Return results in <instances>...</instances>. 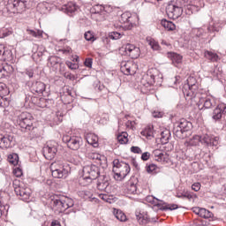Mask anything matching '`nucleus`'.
I'll use <instances>...</instances> for the list:
<instances>
[{
	"instance_id": "obj_1",
	"label": "nucleus",
	"mask_w": 226,
	"mask_h": 226,
	"mask_svg": "<svg viewBox=\"0 0 226 226\" xmlns=\"http://www.w3.org/2000/svg\"><path fill=\"white\" fill-rule=\"evenodd\" d=\"M192 0H172L166 7V13L170 19H177L183 15V6L190 4Z\"/></svg>"
},
{
	"instance_id": "obj_2",
	"label": "nucleus",
	"mask_w": 226,
	"mask_h": 226,
	"mask_svg": "<svg viewBox=\"0 0 226 226\" xmlns=\"http://www.w3.org/2000/svg\"><path fill=\"white\" fill-rule=\"evenodd\" d=\"M100 177V168L94 164H90L83 167V176L80 180L81 185L83 186H87V185H91L93 180Z\"/></svg>"
},
{
	"instance_id": "obj_3",
	"label": "nucleus",
	"mask_w": 226,
	"mask_h": 226,
	"mask_svg": "<svg viewBox=\"0 0 226 226\" xmlns=\"http://www.w3.org/2000/svg\"><path fill=\"white\" fill-rule=\"evenodd\" d=\"M192 128H193L192 122L182 118L180 121L175 123L173 133L177 139H186L188 137V132H191Z\"/></svg>"
},
{
	"instance_id": "obj_4",
	"label": "nucleus",
	"mask_w": 226,
	"mask_h": 226,
	"mask_svg": "<svg viewBox=\"0 0 226 226\" xmlns=\"http://www.w3.org/2000/svg\"><path fill=\"white\" fill-rule=\"evenodd\" d=\"M130 164L120 161L119 159H115L113 161V172L115 174L114 177L117 181H121L130 174Z\"/></svg>"
},
{
	"instance_id": "obj_5",
	"label": "nucleus",
	"mask_w": 226,
	"mask_h": 226,
	"mask_svg": "<svg viewBox=\"0 0 226 226\" xmlns=\"http://www.w3.org/2000/svg\"><path fill=\"white\" fill-rule=\"evenodd\" d=\"M13 187L16 195L19 197L20 200H23L24 202H29L33 193L31 188L25 185L24 183H20L19 180L13 181Z\"/></svg>"
},
{
	"instance_id": "obj_6",
	"label": "nucleus",
	"mask_w": 226,
	"mask_h": 226,
	"mask_svg": "<svg viewBox=\"0 0 226 226\" xmlns=\"http://www.w3.org/2000/svg\"><path fill=\"white\" fill-rule=\"evenodd\" d=\"M33 121V115L27 112H23L18 117L17 124L20 126L22 132H31V130H34Z\"/></svg>"
},
{
	"instance_id": "obj_7",
	"label": "nucleus",
	"mask_w": 226,
	"mask_h": 226,
	"mask_svg": "<svg viewBox=\"0 0 226 226\" xmlns=\"http://www.w3.org/2000/svg\"><path fill=\"white\" fill-rule=\"evenodd\" d=\"M190 80H195V79L191 78L187 79V85L185 86V89L183 90V93L185 96V100L192 101L195 100L196 98H200L199 95V84L197 83H190Z\"/></svg>"
},
{
	"instance_id": "obj_8",
	"label": "nucleus",
	"mask_w": 226,
	"mask_h": 226,
	"mask_svg": "<svg viewBox=\"0 0 226 226\" xmlns=\"http://www.w3.org/2000/svg\"><path fill=\"white\" fill-rule=\"evenodd\" d=\"M63 142H64V144H67L69 149H72V151H79V149H80V147L84 144V141L80 137L70 135L64 136Z\"/></svg>"
},
{
	"instance_id": "obj_9",
	"label": "nucleus",
	"mask_w": 226,
	"mask_h": 226,
	"mask_svg": "<svg viewBox=\"0 0 226 226\" xmlns=\"http://www.w3.org/2000/svg\"><path fill=\"white\" fill-rule=\"evenodd\" d=\"M29 3L31 0H8V4L12 8L15 13H24L26 8H29Z\"/></svg>"
},
{
	"instance_id": "obj_10",
	"label": "nucleus",
	"mask_w": 226,
	"mask_h": 226,
	"mask_svg": "<svg viewBox=\"0 0 226 226\" xmlns=\"http://www.w3.org/2000/svg\"><path fill=\"white\" fill-rule=\"evenodd\" d=\"M147 202H150L154 206H156L161 211H174V209H177V205L176 204H167L163 202V200H160L155 199L153 196H148L147 198Z\"/></svg>"
},
{
	"instance_id": "obj_11",
	"label": "nucleus",
	"mask_w": 226,
	"mask_h": 226,
	"mask_svg": "<svg viewBox=\"0 0 226 226\" xmlns=\"http://www.w3.org/2000/svg\"><path fill=\"white\" fill-rule=\"evenodd\" d=\"M43 156L46 160H54L57 154V143L56 141H49L42 148Z\"/></svg>"
},
{
	"instance_id": "obj_12",
	"label": "nucleus",
	"mask_w": 226,
	"mask_h": 226,
	"mask_svg": "<svg viewBox=\"0 0 226 226\" xmlns=\"http://www.w3.org/2000/svg\"><path fill=\"white\" fill-rule=\"evenodd\" d=\"M192 139L197 142H201V144H205V146H218V140H220L218 137H213L209 134H203L201 136L195 135Z\"/></svg>"
},
{
	"instance_id": "obj_13",
	"label": "nucleus",
	"mask_w": 226,
	"mask_h": 226,
	"mask_svg": "<svg viewBox=\"0 0 226 226\" xmlns=\"http://www.w3.org/2000/svg\"><path fill=\"white\" fill-rule=\"evenodd\" d=\"M226 116V104L223 102L219 103L212 112V119L214 121H222V117Z\"/></svg>"
},
{
	"instance_id": "obj_14",
	"label": "nucleus",
	"mask_w": 226,
	"mask_h": 226,
	"mask_svg": "<svg viewBox=\"0 0 226 226\" xmlns=\"http://www.w3.org/2000/svg\"><path fill=\"white\" fill-rule=\"evenodd\" d=\"M121 71L124 75H135L137 73V64L133 61L122 63Z\"/></svg>"
},
{
	"instance_id": "obj_15",
	"label": "nucleus",
	"mask_w": 226,
	"mask_h": 226,
	"mask_svg": "<svg viewBox=\"0 0 226 226\" xmlns=\"http://www.w3.org/2000/svg\"><path fill=\"white\" fill-rule=\"evenodd\" d=\"M124 51L129 57H132V59H137L140 56V48L133 44H126Z\"/></svg>"
},
{
	"instance_id": "obj_16",
	"label": "nucleus",
	"mask_w": 226,
	"mask_h": 226,
	"mask_svg": "<svg viewBox=\"0 0 226 226\" xmlns=\"http://www.w3.org/2000/svg\"><path fill=\"white\" fill-rule=\"evenodd\" d=\"M30 89L34 94H43L45 89H47V86L41 81H34L30 86Z\"/></svg>"
},
{
	"instance_id": "obj_17",
	"label": "nucleus",
	"mask_w": 226,
	"mask_h": 226,
	"mask_svg": "<svg viewBox=\"0 0 226 226\" xmlns=\"http://www.w3.org/2000/svg\"><path fill=\"white\" fill-rule=\"evenodd\" d=\"M135 216L139 225H147V223L156 222V220L149 218V215H147V214H142L139 211H136Z\"/></svg>"
},
{
	"instance_id": "obj_18",
	"label": "nucleus",
	"mask_w": 226,
	"mask_h": 226,
	"mask_svg": "<svg viewBox=\"0 0 226 226\" xmlns=\"http://www.w3.org/2000/svg\"><path fill=\"white\" fill-rule=\"evenodd\" d=\"M199 100L203 104L204 109L216 107V99L213 96L199 97Z\"/></svg>"
},
{
	"instance_id": "obj_19",
	"label": "nucleus",
	"mask_w": 226,
	"mask_h": 226,
	"mask_svg": "<svg viewBox=\"0 0 226 226\" xmlns=\"http://www.w3.org/2000/svg\"><path fill=\"white\" fill-rule=\"evenodd\" d=\"M11 142H13V136L0 134V147L1 149H8L11 147Z\"/></svg>"
},
{
	"instance_id": "obj_20",
	"label": "nucleus",
	"mask_w": 226,
	"mask_h": 226,
	"mask_svg": "<svg viewBox=\"0 0 226 226\" xmlns=\"http://www.w3.org/2000/svg\"><path fill=\"white\" fill-rule=\"evenodd\" d=\"M70 170V164H66V170H51V175L56 179H63V177H66V176H68Z\"/></svg>"
},
{
	"instance_id": "obj_21",
	"label": "nucleus",
	"mask_w": 226,
	"mask_h": 226,
	"mask_svg": "<svg viewBox=\"0 0 226 226\" xmlns=\"http://www.w3.org/2000/svg\"><path fill=\"white\" fill-rule=\"evenodd\" d=\"M119 22L121 24H129L125 27L126 29H132V13L130 11L124 12L119 19Z\"/></svg>"
},
{
	"instance_id": "obj_22",
	"label": "nucleus",
	"mask_w": 226,
	"mask_h": 226,
	"mask_svg": "<svg viewBox=\"0 0 226 226\" xmlns=\"http://www.w3.org/2000/svg\"><path fill=\"white\" fill-rule=\"evenodd\" d=\"M51 207L55 211L61 213V209L63 207V200L57 197L51 198Z\"/></svg>"
},
{
	"instance_id": "obj_23",
	"label": "nucleus",
	"mask_w": 226,
	"mask_h": 226,
	"mask_svg": "<svg viewBox=\"0 0 226 226\" xmlns=\"http://www.w3.org/2000/svg\"><path fill=\"white\" fill-rule=\"evenodd\" d=\"M90 158H92V160H96L98 165H107V159L100 154H91Z\"/></svg>"
},
{
	"instance_id": "obj_24",
	"label": "nucleus",
	"mask_w": 226,
	"mask_h": 226,
	"mask_svg": "<svg viewBox=\"0 0 226 226\" xmlns=\"http://www.w3.org/2000/svg\"><path fill=\"white\" fill-rule=\"evenodd\" d=\"M109 188V180L105 179V177L100 178L97 182V189L100 192H105Z\"/></svg>"
},
{
	"instance_id": "obj_25",
	"label": "nucleus",
	"mask_w": 226,
	"mask_h": 226,
	"mask_svg": "<svg viewBox=\"0 0 226 226\" xmlns=\"http://www.w3.org/2000/svg\"><path fill=\"white\" fill-rule=\"evenodd\" d=\"M204 56L207 59L212 61V63H216L220 60L218 54L213 53V51L207 50L205 51Z\"/></svg>"
},
{
	"instance_id": "obj_26",
	"label": "nucleus",
	"mask_w": 226,
	"mask_h": 226,
	"mask_svg": "<svg viewBox=\"0 0 226 226\" xmlns=\"http://www.w3.org/2000/svg\"><path fill=\"white\" fill-rule=\"evenodd\" d=\"M125 193H128V195H135V193H137V185L129 181L125 189Z\"/></svg>"
},
{
	"instance_id": "obj_27",
	"label": "nucleus",
	"mask_w": 226,
	"mask_h": 226,
	"mask_svg": "<svg viewBox=\"0 0 226 226\" xmlns=\"http://www.w3.org/2000/svg\"><path fill=\"white\" fill-rule=\"evenodd\" d=\"M66 170V164L61 161L55 162L50 165V170Z\"/></svg>"
},
{
	"instance_id": "obj_28",
	"label": "nucleus",
	"mask_w": 226,
	"mask_h": 226,
	"mask_svg": "<svg viewBox=\"0 0 226 226\" xmlns=\"http://www.w3.org/2000/svg\"><path fill=\"white\" fill-rule=\"evenodd\" d=\"M62 10L65 13H73L74 11H77V6L72 2H69L67 4H64L62 7Z\"/></svg>"
},
{
	"instance_id": "obj_29",
	"label": "nucleus",
	"mask_w": 226,
	"mask_h": 226,
	"mask_svg": "<svg viewBox=\"0 0 226 226\" xmlns=\"http://www.w3.org/2000/svg\"><path fill=\"white\" fill-rule=\"evenodd\" d=\"M170 57L173 64H181L183 63V56L177 53H170Z\"/></svg>"
},
{
	"instance_id": "obj_30",
	"label": "nucleus",
	"mask_w": 226,
	"mask_h": 226,
	"mask_svg": "<svg viewBox=\"0 0 226 226\" xmlns=\"http://www.w3.org/2000/svg\"><path fill=\"white\" fill-rule=\"evenodd\" d=\"M161 25L164 29H167V31H174V29H176V25L172 23V21H169L167 19H162L161 21Z\"/></svg>"
},
{
	"instance_id": "obj_31",
	"label": "nucleus",
	"mask_w": 226,
	"mask_h": 226,
	"mask_svg": "<svg viewBox=\"0 0 226 226\" xmlns=\"http://www.w3.org/2000/svg\"><path fill=\"white\" fill-rule=\"evenodd\" d=\"M48 61L50 66L56 69L61 64V58L59 56H50Z\"/></svg>"
},
{
	"instance_id": "obj_32",
	"label": "nucleus",
	"mask_w": 226,
	"mask_h": 226,
	"mask_svg": "<svg viewBox=\"0 0 226 226\" xmlns=\"http://www.w3.org/2000/svg\"><path fill=\"white\" fill-rule=\"evenodd\" d=\"M169 139H170V131L165 130L161 132V142L162 145L168 144Z\"/></svg>"
},
{
	"instance_id": "obj_33",
	"label": "nucleus",
	"mask_w": 226,
	"mask_h": 226,
	"mask_svg": "<svg viewBox=\"0 0 226 226\" xmlns=\"http://www.w3.org/2000/svg\"><path fill=\"white\" fill-rule=\"evenodd\" d=\"M113 214H114V216L117 218V220H118L119 222H126L127 220L126 215H124L123 211L119 209H115Z\"/></svg>"
},
{
	"instance_id": "obj_34",
	"label": "nucleus",
	"mask_w": 226,
	"mask_h": 226,
	"mask_svg": "<svg viewBox=\"0 0 226 226\" xmlns=\"http://www.w3.org/2000/svg\"><path fill=\"white\" fill-rule=\"evenodd\" d=\"M177 199H188V200H193V198L197 199L196 194H192L190 192H184L181 194H177Z\"/></svg>"
},
{
	"instance_id": "obj_35",
	"label": "nucleus",
	"mask_w": 226,
	"mask_h": 226,
	"mask_svg": "<svg viewBox=\"0 0 226 226\" xmlns=\"http://www.w3.org/2000/svg\"><path fill=\"white\" fill-rule=\"evenodd\" d=\"M154 155L156 158L157 162H165V156H167V154H163V152H162V150L160 149H155L154 150Z\"/></svg>"
},
{
	"instance_id": "obj_36",
	"label": "nucleus",
	"mask_w": 226,
	"mask_h": 226,
	"mask_svg": "<svg viewBox=\"0 0 226 226\" xmlns=\"http://www.w3.org/2000/svg\"><path fill=\"white\" fill-rule=\"evenodd\" d=\"M45 52H47L45 46H38L37 51L34 54V57H39V59H41V57H43V54H45Z\"/></svg>"
},
{
	"instance_id": "obj_37",
	"label": "nucleus",
	"mask_w": 226,
	"mask_h": 226,
	"mask_svg": "<svg viewBox=\"0 0 226 226\" xmlns=\"http://www.w3.org/2000/svg\"><path fill=\"white\" fill-rule=\"evenodd\" d=\"M143 80H147V84L148 86H153L154 84V75L151 74V72H147L146 75L143 76Z\"/></svg>"
},
{
	"instance_id": "obj_38",
	"label": "nucleus",
	"mask_w": 226,
	"mask_h": 226,
	"mask_svg": "<svg viewBox=\"0 0 226 226\" xmlns=\"http://www.w3.org/2000/svg\"><path fill=\"white\" fill-rule=\"evenodd\" d=\"M4 61H11L13 59V54L11 50L5 48L4 53L2 54Z\"/></svg>"
},
{
	"instance_id": "obj_39",
	"label": "nucleus",
	"mask_w": 226,
	"mask_h": 226,
	"mask_svg": "<svg viewBox=\"0 0 226 226\" xmlns=\"http://www.w3.org/2000/svg\"><path fill=\"white\" fill-rule=\"evenodd\" d=\"M26 32L28 34H30L31 36H34V38H41V36H43V31L41 30H32V29H26Z\"/></svg>"
},
{
	"instance_id": "obj_40",
	"label": "nucleus",
	"mask_w": 226,
	"mask_h": 226,
	"mask_svg": "<svg viewBox=\"0 0 226 226\" xmlns=\"http://www.w3.org/2000/svg\"><path fill=\"white\" fill-rule=\"evenodd\" d=\"M158 170V166L154 163H149L146 166V170L147 174H156V170Z\"/></svg>"
},
{
	"instance_id": "obj_41",
	"label": "nucleus",
	"mask_w": 226,
	"mask_h": 226,
	"mask_svg": "<svg viewBox=\"0 0 226 226\" xmlns=\"http://www.w3.org/2000/svg\"><path fill=\"white\" fill-rule=\"evenodd\" d=\"M8 162L11 165H19V155L17 154H9Z\"/></svg>"
},
{
	"instance_id": "obj_42",
	"label": "nucleus",
	"mask_w": 226,
	"mask_h": 226,
	"mask_svg": "<svg viewBox=\"0 0 226 226\" xmlns=\"http://www.w3.org/2000/svg\"><path fill=\"white\" fill-rule=\"evenodd\" d=\"M117 139L119 144H128V133L126 132L119 134Z\"/></svg>"
},
{
	"instance_id": "obj_43",
	"label": "nucleus",
	"mask_w": 226,
	"mask_h": 226,
	"mask_svg": "<svg viewBox=\"0 0 226 226\" xmlns=\"http://www.w3.org/2000/svg\"><path fill=\"white\" fill-rule=\"evenodd\" d=\"M200 218H205L206 220L213 217V213L206 208H201Z\"/></svg>"
},
{
	"instance_id": "obj_44",
	"label": "nucleus",
	"mask_w": 226,
	"mask_h": 226,
	"mask_svg": "<svg viewBox=\"0 0 226 226\" xmlns=\"http://www.w3.org/2000/svg\"><path fill=\"white\" fill-rule=\"evenodd\" d=\"M123 34L118 32H110L109 34V38H110V40H121Z\"/></svg>"
},
{
	"instance_id": "obj_45",
	"label": "nucleus",
	"mask_w": 226,
	"mask_h": 226,
	"mask_svg": "<svg viewBox=\"0 0 226 226\" xmlns=\"http://www.w3.org/2000/svg\"><path fill=\"white\" fill-rule=\"evenodd\" d=\"M141 135H144L147 139H150V137H153V128H147L145 131L141 132Z\"/></svg>"
},
{
	"instance_id": "obj_46",
	"label": "nucleus",
	"mask_w": 226,
	"mask_h": 226,
	"mask_svg": "<svg viewBox=\"0 0 226 226\" xmlns=\"http://www.w3.org/2000/svg\"><path fill=\"white\" fill-rule=\"evenodd\" d=\"M23 75H27L29 79H33L34 77V70L33 68L26 69L25 72H22Z\"/></svg>"
},
{
	"instance_id": "obj_47",
	"label": "nucleus",
	"mask_w": 226,
	"mask_h": 226,
	"mask_svg": "<svg viewBox=\"0 0 226 226\" xmlns=\"http://www.w3.org/2000/svg\"><path fill=\"white\" fill-rule=\"evenodd\" d=\"M85 40H87V41H94V34H93V32L87 31L85 33Z\"/></svg>"
},
{
	"instance_id": "obj_48",
	"label": "nucleus",
	"mask_w": 226,
	"mask_h": 226,
	"mask_svg": "<svg viewBox=\"0 0 226 226\" xmlns=\"http://www.w3.org/2000/svg\"><path fill=\"white\" fill-rule=\"evenodd\" d=\"M149 45L153 50H160V44H158V41L154 40H150Z\"/></svg>"
},
{
	"instance_id": "obj_49",
	"label": "nucleus",
	"mask_w": 226,
	"mask_h": 226,
	"mask_svg": "<svg viewBox=\"0 0 226 226\" xmlns=\"http://www.w3.org/2000/svg\"><path fill=\"white\" fill-rule=\"evenodd\" d=\"M88 144H91L94 147H96L98 146V137L93 136L92 139L87 140Z\"/></svg>"
},
{
	"instance_id": "obj_50",
	"label": "nucleus",
	"mask_w": 226,
	"mask_h": 226,
	"mask_svg": "<svg viewBox=\"0 0 226 226\" xmlns=\"http://www.w3.org/2000/svg\"><path fill=\"white\" fill-rule=\"evenodd\" d=\"M131 151L135 154H142V149H140V147H132Z\"/></svg>"
},
{
	"instance_id": "obj_51",
	"label": "nucleus",
	"mask_w": 226,
	"mask_h": 226,
	"mask_svg": "<svg viewBox=\"0 0 226 226\" xmlns=\"http://www.w3.org/2000/svg\"><path fill=\"white\" fill-rule=\"evenodd\" d=\"M84 64L87 68H93V58H86Z\"/></svg>"
},
{
	"instance_id": "obj_52",
	"label": "nucleus",
	"mask_w": 226,
	"mask_h": 226,
	"mask_svg": "<svg viewBox=\"0 0 226 226\" xmlns=\"http://www.w3.org/2000/svg\"><path fill=\"white\" fill-rule=\"evenodd\" d=\"M150 156H151V154L149 152H145L141 154V160H143V162H147Z\"/></svg>"
},
{
	"instance_id": "obj_53",
	"label": "nucleus",
	"mask_w": 226,
	"mask_h": 226,
	"mask_svg": "<svg viewBox=\"0 0 226 226\" xmlns=\"http://www.w3.org/2000/svg\"><path fill=\"white\" fill-rule=\"evenodd\" d=\"M67 66L70 68V70H79V64H73L72 62H68Z\"/></svg>"
},
{
	"instance_id": "obj_54",
	"label": "nucleus",
	"mask_w": 226,
	"mask_h": 226,
	"mask_svg": "<svg viewBox=\"0 0 226 226\" xmlns=\"http://www.w3.org/2000/svg\"><path fill=\"white\" fill-rule=\"evenodd\" d=\"M192 190H193L194 192H199L200 190V183L196 182V183L192 184Z\"/></svg>"
},
{
	"instance_id": "obj_55",
	"label": "nucleus",
	"mask_w": 226,
	"mask_h": 226,
	"mask_svg": "<svg viewBox=\"0 0 226 226\" xmlns=\"http://www.w3.org/2000/svg\"><path fill=\"white\" fill-rule=\"evenodd\" d=\"M64 79H68L69 80H75V76L70 72H64Z\"/></svg>"
},
{
	"instance_id": "obj_56",
	"label": "nucleus",
	"mask_w": 226,
	"mask_h": 226,
	"mask_svg": "<svg viewBox=\"0 0 226 226\" xmlns=\"http://www.w3.org/2000/svg\"><path fill=\"white\" fill-rule=\"evenodd\" d=\"M13 174L14 176H16V177H20V176H22V170H20L19 168H16L13 170Z\"/></svg>"
},
{
	"instance_id": "obj_57",
	"label": "nucleus",
	"mask_w": 226,
	"mask_h": 226,
	"mask_svg": "<svg viewBox=\"0 0 226 226\" xmlns=\"http://www.w3.org/2000/svg\"><path fill=\"white\" fill-rule=\"evenodd\" d=\"M69 208H70V207H68V204L66 203V200H62L61 213H63V211H66V209H69Z\"/></svg>"
},
{
	"instance_id": "obj_58",
	"label": "nucleus",
	"mask_w": 226,
	"mask_h": 226,
	"mask_svg": "<svg viewBox=\"0 0 226 226\" xmlns=\"http://www.w3.org/2000/svg\"><path fill=\"white\" fill-rule=\"evenodd\" d=\"M8 102H6V99L0 97V107H7Z\"/></svg>"
},
{
	"instance_id": "obj_59",
	"label": "nucleus",
	"mask_w": 226,
	"mask_h": 226,
	"mask_svg": "<svg viewBox=\"0 0 226 226\" xmlns=\"http://www.w3.org/2000/svg\"><path fill=\"white\" fill-rule=\"evenodd\" d=\"M5 73H6V69L4 68V66L0 65V79H3Z\"/></svg>"
},
{
	"instance_id": "obj_60",
	"label": "nucleus",
	"mask_w": 226,
	"mask_h": 226,
	"mask_svg": "<svg viewBox=\"0 0 226 226\" xmlns=\"http://www.w3.org/2000/svg\"><path fill=\"white\" fill-rule=\"evenodd\" d=\"M193 213H195V215H198V216H200V213L202 211L201 207H196L192 208Z\"/></svg>"
},
{
	"instance_id": "obj_61",
	"label": "nucleus",
	"mask_w": 226,
	"mask_h": 226,
	"mask_svg": "<svg viewBox=\"0 0 226 226\" xmlns=\"http://www.w3.org/2000/svg\"><path fill=\"white\" fill-rule=\"evenodd\" d=\"M83 193L87 199H94L93 198V193L89 191H84Z\"/></svg>"
},
{
	"instance_id": "obj_62",
	"label": "nucleus",
	"mask_w": 226,
	"mask_h": 226,
	"mask_svg": "<svg viewBox=\"0 0 226 226\" xmlns=\"http://www.w3.org/2000/svg\"><path fill=\"white\" fill-rule=\"evenodd\" d=\"M153 117H162L163 116V113L160 111H154L152 113Z\"/></svg>"
},
{
	"instance_id": "obj_63",
	"label": "nucleus",
	"mask_w": 226,
	"mask_h": 226,
	"mask_svg": "<svg viewBox=\"0 0 226 226\" xmlns=\"http://www.w3.org/2000/svg\"><path fill=\"white\" fill-rule=\"evenodd\" d=\"M100 199L105 200V202H109V195L107 194H99Z\"/></svg>"
},
{
	"instance_id": "obj_64",
	"label": "nucleus",
	"mask_w": 226,
	"mask_h": 226,
	"mask_svg": "<svg viewBox=\"0 0 226 226\" xmlns=\"http://www.w3.org/2000/svg\"><path fill=\"white\" fill-rule=\"evenodd\" d=\"M50 226H61V222L57 220H53Z\"/></svg>"
}]
</instances>
